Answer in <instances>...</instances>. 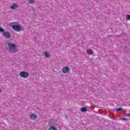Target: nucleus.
<instances>
[{
    "label": "nucleus",
    "instance_id": "nucleus-1",
    "mask_svg": "<svg viewBox=\"0 0 130 130\" xmlns=\"http://www.w3.org/2000/svg\"><path fill=\"white\" fill-rule=\"evenodd\" d=\"M15 24H17L16 22H12L9 23V26L11 27V28H12L13 30L15 31H16L17 32H19L20 31H22V25H15Z\"/></svg>",
    "mask_w": 130,
    "mask_h": 130
},
{
    "label": "nucleus",
    "instance_id": "nucleus-2",
    "mask_svg": "<svg viewBox=\"0 0 130 130\" xmlns=\"http://www.w3.org/2000/svg\"><path fill=\"white\" fill-rule=\"evenodd\" d=\"M8 46L10 52L15 53V52H17V51H18V49L16 48V45L13 43H9Z\"/></svg>",
    "mask_w": 130,
    "mask_h": 130
},
{
    "label": "nucleus",
    "instance_id": "nucleus-3",
    "mask_svg": "<svg viewBox=\"0 0 130 130\" xmlns=\"http://www.w3.org/2000/svg\"><path fill=\"white\" fill-rule=\"evenodd\" d=\"M20 76L21 78L25 79V78H28V77H29V73L26 71H22L20 73Z\"/></svg>",
    "mask_w": 130,
    "mask_h": 130
},
{
    "label": "nucleus",
    "instance_id": "nucleus-4",
    "mask_svg": "<svg viewBox=\"0 0 130 130\" xmlns=\"http://www.w3.org/2000/svg\"><path fill=\"white\" fill-rule=\"evenodd\" d=\"M2 35L3 36L5 37V38H7V39H10L12 37V35H11V32L9 31H4L2 33Z\"/></svg>",
    "mask_w": 130,
    "mask_h": 130
},
{
    "label": "nucleus",
    "instance_id": "nucleus-5",
    "mask_svg": "<svg viewBox=\"0 0 130 130\" xmlns=\"http://www.w3.org/2000/svg\"><path fill=\"white\" fill-rule=\"evenodd\" d=\"M70 67L66 66L63 68L62 69V72L63 73V74H67L69 73V72H70Z\"/></svg>",
    "mask_w": 130,
    "mask_h": 130
},
{
    "label": "nucleus",
    "instance_id": "nucleus-6",
    "mask_svg": "<svg viewBox=\"0 0 130 130\" xmlns=\"http://www.w3.org/2000/svg\"><path fill=\"white\" fill-rule=\"evenodd\" d=\"M17 8H19V6L16 3H13L12 6L10 7L11 10H16Z\"/></svg>",
    "mask_w": 130,
    "mask_h": 130
},
{
    "label": "nucleus",
    "instance_id": "nucleus-7",
    "mask_svg": "<svg viewBox=\"0 0 130 130\" xmlns=\"http://www.w3.org/2000/svg\"><path fill=\"white\" fill-rule=\"evenodd\" d=\"M30 118L31 119H36L37 118V115L35 114H32L30 116H29Z\"/></svg>",
    "mask_w": 130,
    "mask_h": 130
},
{
    "label": "nucleus",
    "instance_id": "nucleus-8",
    "mask_svg": "<svg viewBox=\"0 0 130 130\" xmlns=\"http://www.w3.org/2000/svg\"><path fill=\"white\" fill-rule=\"evenodd\" d=\"M43 55L46 56V57H50V54H49V52L47 51L44 52Z\"/></svg>",
    "mask_w": 130,
    "mask_h": 130
},
{
    "label": "nucleus",
    "instance_id": "nucleus-9",
    "mask_svg": "<svg viewBox=\"0 0 130 130\" xmlns=\"http://www.w3.org/2000/svg\"><path fill=\"white\" fill-rule=\"evenodd\" d=\"M87 52L88 54H93L94 53L92 50H87Z\"/></svg>",
    "mask_w": 130,
    "mask_h": 130
},
{
    "label": "nucleus",
    "instance_id": "nucleus-10",
    "mask_svg": "<svg viewBox=\"0 0 130 130\" xmlns=\"http://www.w3.org/2000/svg\"><path fill=\"white\" fill-rule=\"evenodd\" d=\"M123 109L121 108H118L116 109V112H119V111H122Z\"/></svg>",
    "mask_w": 130,
    "mask_h": 130
},
{
    "label": "nucleus",
    "instance_id": "nucleus-11",
    "mask_svg": "<svg viewBox=\"0 0 130 130\" xmlns=\"http://www.w3.org/2000/svg\"><path fill=\"white\" fill-rule=\"evenodd\" d=\"M130 20V15H127L126 16V21H129Z\"/></svg>",
    "mask_w": 130,
    "mask_h": 130
},
{
    "label": "nucleus",
    "instance_id": "nucleus-12",
    "mask_svg": "<svg viewBox=\"0 0 130 130\" xmlns=\"http://www.w3.org/2000/svg\"><path fill=\"white\" fill-rule=\"evenodd\" d=\"M81 111H82V112H85L87 111V109H86V108H82L81 109Z\"/></svg>",
    "mask_w": 130,
    "mask_h": 130
},
{
    "label": "nucleus",
    "instance_id": "nucleus-13",
    "mask_svg": "<svg viewBox=\"0 0 130 130\" xmlns=\"http://www.w3.org/2000/svg\"><path fill=\"white\" fill-rule=\"evenodd\" d=\"M48 130H57V129L54 127H51Z\"/></svg>",
    "mask_w": 130,
    "mask_h": 130
},
{
    "label": "nucleus",
    "instance_id": "nucleus-14",
    "mask_svg": "<svg viewBox=\"0 0 130 130\" xmlns=\"http://www.w3.org/2000/svg\"><path fill=\"white\" fill-rule=\"evenodd\" d=\"M34 3H35V2L33 0H29V3L30 4H34Z\"/></svg>",
    "mask_w": 130,
    "mask_h": 130
},
{
    "label": "nucleus",
    "instance_id": "nucleus-15",
    "mask_svg": "<svg viewBox=\"0 0 130 130\" xmlns=\"http://www.w3.org/2000/svg\"><path fill=\"white\" fill-rule=\"evenodd\" d=\"M0 32H5V30L3 27H0Z\"/></svg>",
    "mask_w": 130,
    "mask_h": 130
},
{
    "label": "nucleus",
    "instance_id": "nucleus-16",
    "mask_svg": "<svg viewBox=\"0 0 130 130\" xmlns=\"http://www.w3.org/2000/svg\"><path fill=\"white\" fill-rule=\"evenodd\" d=\"M125 116H126L127 117H130V114H126L125 115Z\"/></svg>",
    "mask_w": 130,
    "mask_h": 130
},
{
    "label": "nucleus",
    "instance_id": "nucleus-17",
    "mask_svg": "<svg viewBox=\"0 0 130 130\" xmlns=\"http://www.w3.org/2000/svg\"><path fill=\"white\" fill-rule=\"evenodd\" d=\"M123 120H125V118H123Z\"/></svg>",
    "mask_w": 130,
    "mask_h": 130
},
{
    "label": "nucleus",
    "instance_id": "nucleus-18",
    "mask_svg": "<svg viewBox=\"0 0 130 130\" xmlns=\"http://www.w3.org/2000/svg\"><path fill=\"white\" fill-rule=\"evenodd\" d=\"M1 92H2V89H0V93H1Z\"/></svg>",
    "mask_w": 130,
    "mask_h": 130
}]
</instances>
